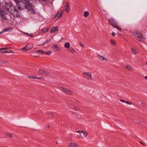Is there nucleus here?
Instances as JSON below:
<instances>
[{
  "mask_svg": "<svg viewBox=\"0 0 147 147\" xmlns=\"http://www.w3.org/2000/svg\"><path fill=\"white\" fill-rule=\"evenodd\" d=\"M111 34L113 35V36H115V32H113L111 33Z\"/></svg>",
  "mask_w": 147,
  "mask_h": 147,
  "instance_id": "nucleus-38",
  "label": "nucleus"
},
{
  "mask_svg": "<svg viewBox=\"0 0 147 147\" xmlns=\"http://www.w3.org/2000/svg\"><path fill=\"white\" fill-rule=\"evenodd\" d=\"M69 50L70 52H71L72 53H74L75 52L74 49L72 47L69 48Z\"/></svg>",
  "mask_w": 147,
  "mask_h": 147,
  "instance_id": "nucleus-26",
  "label": "nucleus"
},
{
  "mask_svg": "<svg viewBox=\"0 0 147 147\" xmlns=\"http://www.w3.org/2000/svg\"><path fill=\"white\" fill-rule=\"evenodd\" d=\"M140 143L141 144H142L143 145H145V144L144 143H143V142H140Z\"/></svg>",
  "mask_w": 147,
  "mask_h": 147,
  "instance_id": "nucleus-41",
  "label": "nucleus"
},
{
  "mask_svg": "<svg viewBox=\"0 0 147 147\" xmlns=\"http://www.w3.org/2000/svg\"><path fill=\"white\" fill-rule=\"evenodd\" d=\"M108 23L112 26L117 24V21L113 18H111L108 20Z\"/></svg>",
  "mask_w": 147,
  "mask_h": 147,
  "instance_id": "nucleus-3",
  "label": "nucleus"
},
{
  "mask_svg": "<svg viewBox=\"0 0 147 147\" xmlns=\"http://www.w3.org/2000/svg\"><path fill=\"white\" fill-rule=\"evenodd\" d=\"M0 52L2 53H13V52L11 51H5L4 52H2L1 51H0Z\"/></svg>",
  "mask_w": 147,
  "mask_h": 147,
  "instance_id": "nucleus-19",
  "label": "nucleus"
},
{
  "mask_svg": "<svg viewBox=\"0 0 147 147\" xmlns=\"http://www.w3.org/2000/svg\"><path fill=\"white\" fill-rule=\"evenodd\" d=\"M53 115V113H51L49 115V117H52V116Z\"/></svg>",
  "mask_w": 147,
  "mask_h": 147,
  "instance_id": "nucleus-37",
  "label": "nucleus"
},
{
  "mask_svg": "<svg viewBox=\"0 0 147 147\" xmlns=\"http://www.w3.org/2000/svg\"><path fill=\"white\" fill-rule=\"evenodd\" d=\"M14 12H15L16 13H18V12L17 11H16V9H14Z\"/></svg>",
  "mask_w": 147,
  "mask_h": 147,
  "instance_id": "nucleus-46",
  "label": "nucleus"
},
{
  "mask_svg": "<svg viewBox=\"0 0 147 147\" xmlns=\"http://www.w3.org/2000/svg\"><path fill=\"white\" fill-rule=\"evenodd\" d=\"M80 46H81L82 47H84V45L83 44H82V43H80Z\"/></svg>",
  "mask_w": 147,
  "mask_h": 147,
  "instance_id": "nucleus-39",
  "label": "nucleus"
},
{
  "mask_svg": "<svg viewBox=\"0 0 147 147\" xmlns=\"http://www.w3.org/2000/svg\"><path fill=\"white\" fill-rule=\"evenodd\" d=\"M40 1H42L43 2H45L46 1V0H38Z\"/></svg>",
  "mask_w": 147,
  "mask_h": 147,
  "instance_id": "nucleus-45",
  "label": "nucleus"
},
{
  "mask_svg": "<svg viewBox=\"0 0 147 147\" xmlns=\"http://www.w3.org/2000/svg\"><path fill=\"white\" fill-rule=\"evenodd\" d=\"M97 56L98 58H99L100 59L101 61L103 60H105L107 61L108 60L107 59V58L105 57H103L101 56L100 55L98 54L97 55Z\"/></svg>",
  "mask_w": 147,
  "mask_h": 147,
  "instance_id": "nucleus-12",
  "label": "nucleus"
},
{
  "mask_svg": "<svg viewBox=\"0 0 147 147\" xmlns=\"http://www.w3.org/2000/svg\"><path fill=\"white\" fill-rule=\"evenodd\" d=\"M65 10L66 12L68 13L69 10V5L68 2H67L65 7Z\"/></svg>",
  "mask_w": 147,
  "mask_h": 147,
  "instance_id": "nucleus-9",
  "label": "nucleus"
},
{
  "mask_svg": "<svg viewBox=\"0 0 147 147\" xmlns=\"http://www.w3.org/2000/svg\"><path fill=\"white\" fill-rule=\"evenodd\" d=\"M53 48L55 49L56 51H59L60 50V49L59 47H58L57 45H54L52 47Z\"/></svg>",
  "mask_w": 147,
  "mask_h": 147,
  "instance_id": "nucleus-15",
  "label": "nucleus"
},
{
  "mask_svg": "<svg viewBox=\"0 0 147 147\" xmlns=\"http://www.w3.org/2000/svg\"><path fill=\"white\" fill-rule=\"evenodd\" d=\"M134 35L135 38L139 41H141L144 38L142 35L139 33H135L134 34Z\"/></svg>",
  "mask_w": 147,
  "mask_h": 147,
  "instance_id": "nucleus-2",
  "label": "nucleus"
},
{
  "mask_svg": "<svg viewBox=\"0 0 147 147\" xmlns=\"http://www.w3.org/2000/svg\"><path fill=\"white\" fill-rule=\"evenodd\" d=\"M111 44L114 45H116V43L115 40H111Z\"/></svg>",
  "mask_w": 147,
  "mask_h": 147,
  "instance_id": "nucleus-29",
  "label": "nucleus"
},
{
  "mask_svg": "<svg viewBox=\"0 0 147 147\" xmlns=\"http://www.w3.org/2000/svg\"><path fill=\"white\" fill-rule=\"evenodd\" d=\"M128 104L130 105H131L132 103L130 102H129V103Z\"/></svg>",
  "mask_w": 147,
  "mask_h": 147,
  "instance_id": "nucleus-50",
  "label": "nucleus"
},
{
  "mask_svg": "<svg viewBox=\"0 0 147 147\" xmlns=\"http://www.w3.org/2000/svg\"><path fill=\"white\" fill-rule=\"evenodd\" d=\"M64 9L62 10L61 12L60 13V14L59 15V16H58V14L59 13V11L56 14L55 16H54V18H56V17L58 16V18H57V20H58L60 18H61V16H62V15L64 13Z\"/></svg>",
  "mask_w": 147,
  "mask_h": 147,
  "instance_id": "nucleus-7",
  "label": "nucleus"
},
{
  "mask_svg": "<svg viewBox=\"0 0 147 147\" xmlns=\"http://www.w3.org/2000/svg\"><path fill=\"white\" fill-rule=\"evenodd\" d=\"M10 48H7V47H3L0 49V50H5L7 49H8Z\"/></svg>",
  "mask_w": 147,
  "mask_h": 147,
  "instance_id": "nucleus-33",
  "label": "nucleus"
},
{
  "mask_svg": "<svg viewBox=\"0 0 147 147\" xmlns=\"http://www.w3.org/2000/svg\"><path fill=\"white\" fill-rule=\"evenodd\" d=\"M21 8V7H20V6H19V7H18V9H22V8L21 9V8Z\"/></svg>",
  "mask_w": 147,
  "mask_h": 147,
  "instance_id": "nucleus-47",
  "label": "nucleus"
},
{
  "mask_svg": "<svg viewBox=\"0 0 147 147\" xmlns=\"http://www.w3.org/2000/svg\"><path fill=\"white\" fill-rule=\"evenodd\" d=\"M61 89L66 94H67L70 95H71L72 94L71 91L67 88L61 87Z\"/></svg>",
  "mask_w": 147,
  "mask_h": 147,
  "instance_id": "nucleus-5",
  "label": "nucleus"
},
{
  "mask_svg": "<svg viewBox=\"0 0 147 147\" xmlns=\"http://www.w3.org/2000/svg\"><path fill=\"white\" fill-rule=\"evenodd\" d=\"M50 28L48 27L47 28H43L42 30L40 31V33H43L44 32H48V31L49 30Z\"/></svg>",
  "mask_w": 147,
  "mask_h": 147,
  "instance_id": "nucleus-14",
  "label": "nucleus"
},
{
  "mask_svg": "<svg viewBox=\"0 0 147 147\" xmlns=\"http://www.w3.org/2000/svg\"><path fill=\"white\" fill-rule=\"evenodd\" d=\"M69 147H78V145L75 142H71L68 144Z\"/></svg>",
  "mask_w": 147,
  "mask_h": 147,
  "instance_id": "nucleus-13",
  "label": "nucleus"
},
{
  "mask_svg": "<svg viewBox=\"0 0 147 147\" xmlns=\"http://www.w3.org/2000/svg\"><path fill=\"white\" fill-rule=\"evenodd\" d=\"M3 13H4L3 11H1V13H0V14L1 16H3V17H4V18H3V20H5V19L6 18L5 17V16H4V15Z\"/></svg>",
  "mask_w": 147,
  "mask_h": 147,
  "instance_id": "nucleus-30",
  "label": "nucleus"
},
{
  "mask_svg": "<svg viewBox=\"0 0 147 147\" xmlns=\"http://www.w3.org/2000/svg\"><path fill=\"white\" fill-rule=\"evenodd\" d=\"M49 40H47L44 43V44H45L49 42Z\"/></svg>",
  "mask_w": 147,
  "mask_h": 147,
  "instance_id": "nucleus-42",
  "label": "nucleus"
},
{
  "mask_svg": "<svg viewBox=\"0 0 147 147\" xmlns=\"http://www.w3.org/2000/svg\"><path fill=\"white\" fill-rule=\"evenodd\" d=\"M28 7L29 10H30L31 11H32L33 13H36V11L35 9H34V7L32 4L29 5Z\"/></svg>",
  "mask_w": 147,
  "mask_h": 147,
  "instance_id": "nucleus-8",
  "label": "nucleus"
},
{
  "mask_svg": "<svg viewBox=\"0 0 147 147\" xmlns=\"http://www.w3.org/2000/svg\"><path fill=\"white\" fill-rule=\"evenodd\" d=\"M84 77L89 80H92V74L89 72H84L83 74Z\"/></svg>",
  "mask_w": 147,
  "mask_h": 147,
  "instance_id": "nucleus-1",
  "label": "nucleus"
},
{
  "mask_svg": "<svg viewBox=\"0 0 147 147\" xmlns=\"http://www.w3.org/2000/svg\"><path fill=\"white\" fill-rule=\"evenodd\" d=\"M47 127L48 128H49L50 127V125H48V126H47Z\"/></svg>",
  "mask_w": 147,
  "mask_h": 147,
  "instance_id": "nucleus-51",
  "label": "nucleus"
},
{
  "mask_svg": "<svg viewBox=\"0 0 147 147\" xmlns=\"http://www.w3.org/2000/svg\"><path fill=\"white\" fill-rule=\"evenodd\" d=\"M113 26V27H114L116 28L117 29L119 30L120 31H121V28L120 27H119V26H117V25H115Z\"/></svg>",
  "mask_w": 147,
  "mask_h": 147,
  "instance_id": "nucleus-22",
  "label": "nucleus"
},
{
  "mask_svg": "<svg viewBox=\"0 0 147 147\" xmlns=\"http://www.w3.org/2000/svg\"><path fill=\"white\" fill-rule=\"evenodd\" d=\"M125 69L129 70H131V67L130 65H127L125 66Z\"/></svg>",
  "mask_w": 147,
  "mask_h": 147,
  "instance_id": "nucleus-24",
  "label": "nucleus"
},
{
  "mask_svg": "<svg viewBox=\"0 0 147 147\" xmlns=\"http://www.w3.org/2000/svg\"><path fill=\"white\" fill-rule=\"evenodd\" d=\"M131 52H132V53L133 54H137V52L134 49H131Z\"/></svg>",
  "mask_w": 147,
  "mask_h": 147,
  "instance_id": "nucleus-28",
  "label": "nucleus"
},
{
  "mask_svg": "<svg viewBox=\"0 0 147 147\" xmlns=\"http://www.w3.org/2000/svg\"><path fill=\"white\" fill-rule=\"evenodd\" d=\"M7 136L9 138H11L12 136L11 134L9 133H7Z\"/></svg>",
  "mask_w": 147,
  "mask_h": 147,
  "instance_id": "nucleus-35",
  "label": "nucleus"
},
{
  "mask_svg": "<svg viewBox=\"0 0 147 147\" xmlns=\"http://www.w3.org/2000/svg\"><path fill=\"white\" fill-rule=\"evenodd\" d=\"M145 79L147 80V75L145 77Z\"/></svg>",
  "mask_w": 147,
  "mask_h": 147,
  "instance_id": "nucleus-49",
  "label": "nucleus"
},
{
  "mask_svg": "<svg viewBox=\"0 0 147 147\" xmlns=\"http://www.w3.org/2000/svg\"><path fill=\"white\" fill-rule=\"evenodd\" d=\"M24 33L25 34L28 36H30L31 37H32L33 36V35L32 34H29L28 33H27L26 32H24Z\"/></svg>",
  "mask_w": 147,
  "mask_h": 147,
  "instance_id": "nucleus-27",
  "label": "nucleus"
},
{
  "mask_svg": "<svg viewBox=\"0 0 147 147\" xmlns=\"http://www.w3.org/2000/svg\"><path fill=\"white\" fill-rule=\"evenodd\" d=\"M36 52L39 54H44V52L42 50H38V51H36Z\"/></svg>",
  "mask_w": 147,
  "mask_h": 147,
  "instance_id": "nucleus-25",
  "label": "nucleus"
},
{
  "mask_svg": "<svg viewBox=\"0 0 147 147\" xmlns=\"http://www.w3.org/2000/svg\"><path fill=\"white\" fill-rule=\"evenodd\" d=\"M89 15V12L88 11H85L84 12L83 16L84 17H87Z\"/></svg>",
  "mask_w": 147,
  "mask_h": 147,
  "instance_id": "nucleus-20",
  "label": "nucleus"
},
{
  "mask_svg": "<svg viewBox=\"0 0 147 147\" xmlns=\"http://www.w3.org/2000/svg\"><path fill=\"white\" fill-rule=\"evenodd\" d=\"M120 101L121 102H125L126 101L124 100H120Z\"/></svg>",
  "mask_w": 147,
  "mask_h": 147,
  "instance_id": "nucleus-43",
  "label": "nucleus"
},
{
  "mask_svg": "<svg viewBox=\"0 0 147 147\" xmlns=\"http://www.w3.org/2000/svg\"><path fill=\"white\" fill-rule=\"evenodd\" d=\"M35 78L36 79H38L41 80H44V78H43L42 77H35Z\"/></svg>",
  "mask_w": 147,
  "mask_h": 147,
  "instance_id": "nucleus-34",
  "label": "nucleus"
},
{
  "mask_svg": "<svg viewBox=\"0 0 147 147\" xmlns=\"http://www.w3.org/2000/svg\"><path fill=\"white\" fill-rule=\"evenodd\" d=\"M129 102L126 101V102H125V103H126L127 104H128L129 103Z\"/></svg>",
  "mask_w": 147,
  "mask_h": 147,
  "instance_id": "nucleus-48",
  "label": "nucleus"
},
{
  "mask_svg": "<svg viewBox=\"0 0 147 147\" xmlns=\"http://www.w3.org/2000/svg\"><path fill=\"white\" fill-rule=\"evenodd\" d=\"M75 108V110H76V109H77V108H76H76H75H75Z\"/></svg>",
  "mask_w": 147,
  "mask_h": 147,
  "instance_id": "nucleus-52",
  "label": "nucleus"
},
{
  "mask_svg": "<svg viewBox=\"0 0 147 147\" xmlns=\"http://www.w3.org/2000/svg\"><path fill=\"white\" fill-rule=\"evenodd\" d=\"M58 28L57 26H54L52 28L51 30L50 33H55L57 31H58Z\"/></svg>",
  "mask_w": 147,
  "mask_h": 147,
  "instance_id": "nucleus-11",
  "label": "nucleus"
},
{
  "mask_svg": "<svg viewBox=\"0 0 147 147\" xmlns=\"http://www.w3.org/2000/svg\"><path fill=\"white\" fill-rule=\"evenodd\" d=\"M76 132H78L80 134H81V130L80 131H76Z\"/></svg>",
  "mask_w": 147,
  "mask_h": 147,
  "instance_id": "nucleus-40",
  "label": "nucleus"
},
{
  "mask_svg": "<svg viewBox=\"0 0 147 147\" xmlns=\"http://www.w3.org/2000/svg\"><path fill=\"white\" fill-rule=\"evenodd\" d=\"M12 30V28H4L3 29L1 32H0V34L3 33L4 32H6L9 31H11Z\"/></svg>",
  "mask_w": 147,
  "mask_h": 147,
  "instance_id": "nucleus-10",
  "label": "nucleus"
},
{
  "mask_svg": "<svg viewBox=\"0 0 147 147\" xmlns=\"http://www.w3.org/2000/svg\"><path fill=\"white\" fill-rule=\"evenodd\" d=\"M21 50H22L23 51L26 52L27 50H30L28 49V48L27 47L25 46L24 48L21 49Z\"/></svg>",
  "mask_w": 147,
  "mask_h": 147,
  "instance_id": "nucleus-23",
  "label": "nucleus"
},
{
  "mask_svg": "<svg viewBox=\"0 0 147 147\" xmlns=\"http://www.w3.org/2000/svg\"><path fill=\"white\" fill-rule=\"evenodd\" d=\"M81 133L83 134V137L84 138L86 137L88 135V133L87 132L84 131L83 130H81Z\"/></svg>",
  "mask_w": 147,
  "mask_h": 147,
  "instance_id": "nucleus-17",
  "label": "nucleus"
},
{
  "mask_svg": "<svg viewBox=\"0 0 147 147\" xmlns=\"http://www.w3.org/2000/svg\"><path fill=\"white\" fill-rule=\"evenodd\" d=\"M15 2L16 3L17 5L18 4L21 5H22L23 6H25L26 5V3H24L25 1L22 0L21 1H18V0H14Z\"/></svg>",
  "mask_w": 147,
  "mask_h": 147,
  "instance_id": "nucleus-6",
  "label": "nucleus"
},
{
  "mask_svg": "<svg viewBox=\"0 0 147 147\" xmlns=\"http://www.w3.org/2000/svg\"><path fill=\"white\" fill-rule=\"evenodd\" d=\"M64 47L66 49H69L70 48V44L69 43L66 42L64 44Z\"/></svg>",
  "mask_w": 147,
  "mask_h": 147,
  "instance_id": "nucleus-18",
  "label": "nucleus"
},
{
  "mask_svg": "<svg viewBox=\"0 0 147 147\" xmlns=\"http://www.w3.org/2000/svg\"><path fill=\"white\" fill-rule=\"evenodd\" d=\"M26 46L28 47V49H30L32 48V45L31 44H28Z\"/></svg>",
  "mask_w": 147,
  "mask_h": 147,
  "instance_id": "nucleus-21",
  "label": "nucleus"
},
{
  "mask_svg": "<svg viewBox=\"0 0 147 147\" xmlns=\"http://www.w3.org/2000/svg\"><path fill=\"white\" fill-rule=\"evenodd\" d=\"M5 9L7 10V11L9 12L11 11L10 10L11 9V7L10 5H7V7H5Z\"/></svg>",
  "mask_w": 147,
  "mask_h": 147,
  "instance_id": "nucleus-16",
  "label": "nucleus"
},
{
  "mask_svg": "<svg viewBox=\"0 0 147 147\" xmlns=\"http://www.w3.org/2000/svg\"><path fill=\"white\" fill-rule=\"evenodd\" d=\"M38 73L39 74H40L42 75L48 76H50L51 75V74L49 72L46 71L42 69H40L39 70Z\"/></svg>",
  "mask_w": 147,
  "mask_h": 147,
  "instance_id": "nucleus-4",
  "label": "nucleus"
},
{
  "mask_svg": "<svg viewBox=\"0 0 147 147\" xmlns=\"http://www.w3.org/2000/svg\"><path fill=\"white\" fill-rule=\"evenodd\" d=\"M51 53L50 51H49L48 52L44 53V54H45L46 55H50Z\"/></svg>",
  "mask_w": 147,
  "mask_h": 147,
  "instance_id": "nucleus-31",
  "label": "nucleus"
},
{
  "mask_svg": "<svg viewBox=\"0 0 147 147\" xmlns=\"http://www.w3.org/2000/svg\"><path fill=\"white\" fill-rule=\"evenodd\" d=\"M146 65H147V62H146Z\"/></svg>",
  "mask_w": 147,
  "mask_h": 147,
  "instance_id": "nucleus-53",
  "label": "nucleus"
},
{
  "mask_svg": "<svg viewBox=\"0 0 147 147\" xmlns=\"http://www.w3.org/2000/svg\"><path fill=\"white\" fill-rule=\"evenodd\" d=\"M1 63H7V62H6V61H3V62H2Z\"/></svg>",
  "mask_w": 147,
  "mask_h": 147,
  "instance_id": "nucleus-44",
  "label": "nucleus"
},
{
  "mask_svg": "<svg viewBox=\"0 0 147 147\" xmlns=\"http://www.w3.org/2000/svg\"><path fill=\"white\" fill-rule=\"evenodd\" d=\"M35 77H36L34 76H28V78H30V79H35Z\"/></svg>",
  "mask_w": 147,
  "mask_h": 147,
  "instance_id": "nucleus-32",
  "label": "nucleus"
},
{
  "mask_svg": "<svg viewBox=\"0 0 147 147\" xmlns=\"http://www.w3.org/2000/svg\"><path fill=\"white\" fill-rule=\"evenodd\" d=\"M141 105L143 106L144 107L146 105V103L144 102H142L141 103Z\"/></svg>",
  "mask_w": 147,
  "mask_h": 147,
  "instance_id": "nucleus-36",
  "label": "nucleus"
}]
</instances>
